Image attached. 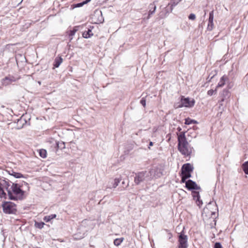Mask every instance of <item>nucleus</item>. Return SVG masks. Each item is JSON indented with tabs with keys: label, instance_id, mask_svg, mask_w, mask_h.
Here are the masks:
<instances>
[{
	"label": "nucleus",
	"instance_id": "10",
	"mask_svg": "<svg viewBox=\"0 0 248 248\" xmlns=\"http://www.w3.org/2000/svg\"><path fill=\"white\" fill-rule=\"evenodd\" d=\"M214 11H212L209 13L208 23L207 26V30L208 31H212L214 28Z\"/></svg>",
	"mask_w": 248,
	"mask_h": 248
},
{
	"label": "nucleus",
	"instance_id": "38",
	"mask_svg": "<svg viewBox=\"0 0 248 248\" xmlns=\"http://www.w3.org/2000/svg\"><path fill=\"white\" fill-rule=\"evenodd\" d=\"M153 145V142H152V141H150L149 142V146L148 147V148L149 149H150V147L151 146H152Z\"/></svg>",
	"mask_w": 248,
	"mask_h": 248
},
{
	"label": "nucleus",
	"instance_id": "8",
	"mask_svg": "<svg viewBox=\"0 0 248 248\" xmlns=\"http://www.w3.org/2000/svg\"><path fill=\"white\" fill-rule=\"evenodd\" d=\"M121 179L120 178L111 179L108 182L106 189L116 188L120 183Z\"/></svg>",
	"mask_w": 248,
	"mask_h": 248
},
{
	"label": "nucleus",
	"instance_id": "42",
	"mask_svg": "<svg viewBox=\"0 0 248 248\" xmlns=\"http://www.w3.org/2000/svg\"><path fill=\"white\" fill-rule=\"evenodd\" d=\"M24 185H25L26 186L28 187V184L27 183H24Z\"/></svg>",
	"mask_w": 248,
	"mask_h": 248
},
{
	"label": "nucleus",
	"instance_id": "39",
	"mask_svg": "<svg viewBox=\"0 0 248 248\" xmlns=\"http://www.w3.org/2000/svg\"><path fill=\"white\" fill-rule=\"evenodd\" d=\"M84 2H83L82 3H78V7H79V6H81L82 5H83L84 4Z\"/></svg>",
	"mask_w": 248,
	"mask_h": 248
},
{
	"label": "nucleus",
	"instance_id": "18",
	"mask_svg": "<svg viewBox=\"0 0 248 248\" xmlns=\"http://www.w3.org/2000/svg\"><path fill=\"white\" fill-rule=\"evenodd\" d=\"M56 217V214H51L49 216H45L44 217V220L46 222L50 221L51 219L55 218Z\"/></svg>",
	"mask_w": 248,
	"mask_h": 248
},
{
	"label": "nucleus",
	"instance_id": "3",
	"mask_svg": "<svg viewBox=\"0 0 248 248\" xmlns=\"http://www.w3.org/2000/svg\"><path fill=\"white\" fill-rule=\"evenodd\" d=\"M3 211L5 214H14L16 212V205L11 202H5L2 205Z\"/></svg>",
	"mask_w": 248,
	"mask_h": 248
},
{
	"label": "nucleus",
	"instance_id": "41",
	"mask_svg": "<svg viewBox=\"0 0 248 248\" xmlns=\"http://www.w3.org/2000/svg\"><path fill=\"white\" fill-rule=\"evenodd\" d=\"M212 204V202H209L208 204V206L209 207L210 205H211Z\"/></svg>",
	"mask_w": 248,
	"mask_h": 248
},
{
	"label": "nucleus",
	"instance_id": "5",
	"mask_svg": "<svg viewBox=\"0 0 248 248\" xmlns=\"http://www.w3.org/2000/svg\"><path fill=\"white\" fill-rule=\"evenodd\" d=\"M143 173H144V172ZM145 173H147L145 178L147 179L156 178L162 175V172L160 171V169L156 167H153L148 170V171H146Z\"/></svg>",
	"mask_w": 248,
	"mask_h": 248
},
{
	"label": "nucleus",
	"instance_id": "24",
	"mask_svg": "<svg viewBox=\"0 0 248 248\" xmlns=\"http://www.w3.org/2000/svg\"><path fill=\"white\" fill-rule=\"evenodd\" d=\"M78 29H77V27H74L73 30L71 31L69 33V36L73 37L74 35H75L76 32L78 31ZM73 39L72 37L70 38V40H72Z\"/></svg>",
	"mask_w": 248,
	"mask_h": 248
},
{
	"label": "nucleus",
	"instance_id": "32",
	"mask_svg": "<svg viewBox=\"0 0 248 248\" xmlns=\"http://www.w3.org/2000/svg\"><path fill=\"white\" fill-rule=\"evenodd\" d=\"M7 171L10 175L15 177L16 172L14 171L13 170H7Z\"/></svg>",
	"mask_w": 248,
	"mask_h": 248
},
{
	"label": "nucleus",
	"instance_id": "20",
	"mask_svg": "<svg viewBox=\"0 0 248 248\" xmlns=\"http://www.w3.org/2000/svg\"><path fill=\"white\" fill-rule=\"evenodd\" d=\"M124 240V239L123 237L120 238H116L114 240V244L116 246H119L123 242Z\"/></svg>",
	"mask_w": 248,
	"mask_h": 248
},
{
	"label": "nucleus",
	"instance_id": "29",
	"mask_svg": "<svg viewBox=\"0 0 248 248\" xmlns=\"http://www.w3.org/2000/svg\"><path fill=\"white\" fill-rule=\"evenodd\" d=\"M217 93V88L215 90H210L207 92V94L209 96L213 95L214 93Z\"/></svg>",
	"mask_w": 248,
	"mask_h": 248
},
{
	"label": "nucleus",
	"instance_id": "28",
	"mask_svg": "<svg viewBox=\"0 0 248 248\" xmlns=\"http://www.w3.org/2000/svg\"><path fill=\"white\" fill-rule=\"evenodd\" d=\"M191 173L190 172H182L181 176L183 177L186 179L191 177Z\"/></svg>",
	"mask_w": 248,
	"mask_h": 248
},
{
	"label": "nucleus",
	"instance_id": "16",
	"mask_svg": "<svg viewBox=\"0 0 248 248\" xmlns=\"http://www.w3.org/2000/svg\"><path fill=\"white\" fill-rule=\"evenodd\" d=\"M230 96V93L228 90H224L221 93L222 99L220 102H223L225 99L228 98Z\"/></svg>",
	"mask_w": 248,
	"mask_h": 248
},
{
	"label": "nucleus",
	"instance_id": "4",
	"mask_svg": "<svg viewBox=\"0 0 248 248\" xmlns=\"http://www.w3.org/2000/svg\"><path fill=\"white\" fill-rule=\"evenodd\" d=\"M178 239V248H187L188 236L187 235L185 234L183 230L179 233Z\"/></svg>",
	"mask_w": 248,
	"mask_h": 248
},
{
	"label": "nucleus",
	"instance_id": "35",
	"mask_svg": "<svg viewBox=\"0 0 248 248\" xmlns=\"http://www.w3.org/2000/svg\"><path fill=\"white\" fill-rule=\"evenodd\" d=\"M135 182L137 185H138L140 183V176H137L135 178Z\"/></svg>",
	"mask_w": 248,
	"mask_h": 248
},
{
	"label": "nucleus",
	"instance_id": "26",
	"mask_svg": "<svg viewBox=\"0 0 248 248\" xmlns=\"http://www.w3.org/2000/svg\"><path fill=\"white\" fill-rule=\"evenodd\" d=\"M7 195L4 192L3 189H2V188H0V198H4V199H6L7 198Z\"/></svg>",
	"mask_w": 248,
	"mask_h": 248
},
{
	"label": "nucleus",
	"instance_id": "36",
	"mask_svg": "<svg viewBox=\"0 0 248 248\" xmlns=\"http://www.w3.org/2000/svg\"><path fill=\"white\" fill-rule=\"evenodd\" d=\"M186 178H185L181 176V182L182 183H186V182L187 181H186Z\"/></svg>",
	"mask_w": 248,
	"mask_h": 248
},
{
	"label": "nucleus",
	"instance_id": "9",
	"mask_svg": "<svg viewBox=\"0 0 248 248\" xmlns=\"http://www.w3.org/2000/svg\"><path fill=\"white\" fill-rule=\"evenodd\" d=\"M186 187L189 190H198L200 187L198 186L196 183L191 180H188L186 182Z\"/></svg>",
	"mask_w": 248,
	"mask_h": 248
},
{
	"label": "nucleus",
	"instance_id": "11",
	"mask_svg": "<svg viewBox=\"0 0 248 248\" xmlns=\"http://www.w3.org/2000/svg\"><path fill=\"white\" fill-rule=\"evenodd\" d=\"M16 80V78L13 77H6L2 79V84L4 86H7Z\"/></svg>",
	"mask_w": 248,
	"mask_h": 248
},
{
	"label": "nucleus",
	"instance_id": "22",
	"mask_svg": "<svg viewBox=\"0 0 248 248\" xmlns=\"http://www.w3.org/2000/svg\"><path fill=\"white\" fill-rule=\"evenodd\" d=\"M243 167L244 172L248 174V161L245 162L243 165Z\"/></svg>",
	"mask_w": 248,
	"mask_h": 248
},
{
	"label": "nucleus",
	"instance_id": "23",
	"mask_svg": "<svg viewBox=\"0 0 248 248\" xmlns=\"http://www.w3.org/2000/svg\"><path fill=\"white\" fill-rule=\"evenodd\" d=\"M45 223L43 222H35V226L39 229H42L44 227Z\"/></svg>",
	"mask_w": 248,
	"mask_h": 248
},
{
	"label": "nucleus",
	"instance_id": "7",
	"mask_svg": "<svg viewBox=\"0 0 248 248\" xmlns=\"http://www.w3.org/2000/svg\"><path fill=\"white\" fill-rule=\"evenodd\" d=\"M195 104V101L194 99L190 100L189 98H185L182 96L181 99V104L179 105L177 108H182L183 107L187 108H191L194 106Z\"/></svg>",
	"mask_w": 248,
	"mask_h": 248
},
{
	"label": "nucleus",
	"instance_id": "1",
	"mask_svg": "<svg viewBox=\"0 0 248 248\" xmlns=\"http://www.w3.org/2000/svg\"><path fill=\"white\" fill-rule=\"evenodd\" d=\"M4 186L8 192L7 196L9 199L18 200L23 199L24 191L21 189L20 186L6 181H4Z\"/></svg>",
	"mask_w": 248,
	"mask_h": 248
},
{
	"label": "nucleus",
	"instance_id": "43",
	"mask_svg": "<svg viewBox=\"0 0 248 248\" xmlns=\"http://www.w3.org/2000/svg\"><path fill=\"white\" fill-rule=\"evenodd\" d=\"M178 129V130H179V131H181V128H180V127H179Z\"/></svg>",
	"mask_w": 248,
	"mask_h": 248
},
{
	"label": "nucleus",
	"instance_id": "2",
	"mask_svg": "<svg viewBox=\"0 0 248 248\" xmlns=\"http://www.w3.org/2000/svg\"><path fill=\"white\" fill-rule=\"evenodd\" d=\"M178 141L179 151L183 155H189L192 153L193 148L189 146L187 141L185 132H181L178 136Z\"/></svg>",
	"mask_w": 248,
	"mask_h": 248
},
{
	"label": "nucleus",
	"instance_id": "6",
	"mask_svg": "<svg viewBox=\"0 0 248 248\" xmlns=\"http://www.w3.org/2000/svg\"><path fill=\"white\" fill-rule=\"evenodd\" d=\"M157 1H154L152 3H151L148 7L149 11L148 14L145 13L142 16L143 20H146L149 19L151 16L154 15L156 9V6L155 2Z\"/></svg>",
	"mask_w": 248,
	"mask_h": 248
},
{
	"label": "nucleus",
	"instance_id": "15",
	"mask_svg": "<svg viewBox=\"0 0 248 248\" xmlns=\"http://www.w3.org/2000/svg\"><path fill=\"white\" fill-rule=\"evenodd\" d=\"M170 0V2L168 4L167 7L169 8V7H170V11L171 12L173 9V7H175V6H176L179 3V2H180L182 0Z\"/></svg>",
	"mask_w": 248,
	"mask_h": 248
},
{
	"label": "nucleus",
	"instance_id": "44",
	"mask_svg": "<svg viewBox=\"0 0 248 248\" xmlns=\"http://www.w3.org/2000/svg\"><path fill=\"white\" fill-rule=\"evenodd\" d=\"M56 144H57V146H58V144L57 142H56Z\"/></svg>",
	"mask_w": 248,
	"mask_h": 248
},
{
	"label": "nucleus",
	"instance_id": "13",
	"mask_svg": "<svg viewBox=\"0 0 248 248\" xmlns=\"http://www.w3.org/2000/svg\"><path fill=\"white\" fill-rule=\"evenodd\" d=\"M192 171V167L189 163L183 165L181 169V172H191Z\"/></svg>",
	"mask_w": 248,
	"mask_h": 248
},
{
	"label": "nucleus",
	"instance_id": "19",
	"mask_svg": "<svg viewBox=\"0 0 248 248\" xmlns=\"http://www.w3.org/2000/svg\"><path fill=\"white\" fill-rule=\"evenodd\" d=\"M62 62V59L61 57L56 58L55 60L54 66L58 67Z\"/></svg>",
	"mask_w": 248,
	"mask_h": 248
},
{
	"label": "nucleus",
	"instance_id": "30",
	"mask_svg": "<svg viewBox=\"0 0 248 248\" xmlns=\"http://www.w3.org/2000/svg\"><path fill=\"white\" fill-rule=\"evenodd\" d=\"M16 178H25L24 176L20 173L16 172L15 174V177Z\"/></svg>",
	"mask_w": 248,
	"mask_h": 248
},
{
	"label": "nucleus",
	"instance_id": "27",
	"mask_svg": "<svg viewBox=\"0 0 248 248\" xmlns=\"http://www.w3.org/2000/svg\"><path fill=\"white\" fill-rule=\"evenodd\" d=\"M146 171V170H144V171H142L141 172H140V181L143 180H149V179H147V178H145V176L147 174V173H143V172H145Z\"/></svg>",
	"mask_w": 248,
	"mask_h": 248
},
{
	"label": "nucleus",
	"instance_id": "37",
	"mask_svg": "<svg viewBox=\"0 0 248 248\" xmlns=\"http://www.w3.org/2000/svg\"><path fill=\"white\" fill-rule=\"evenodd\" d=\"M172 237V234L170 232L168 233V238L169 239H171Z\"/></svg>",
	"mask_w": 248,
	"mask_h": 248
},
{
	"label": "nucleus",
	"instance_id": "34",
	"mask_svg": "<svg viewBox=\"0 0 248 248\" xmlns=\"http://www.w3.org/2000/svg\"><path fill=\"white\" fill-rule=\"evenodd\" d=\"M140 104L143 106L145 107L146 105V100L144 98H142V99L140 100Z\"/></svg>",
	"mask_w": 248,
	"mask_h": 248
},
{
	"label": "nucleus",
	"instance_id": "21",
	"mask_svg": "<svg viewBox=\"0 0 248 248\" xmlns=\"http://www.w3.org/2000/svg\"><path fill=\"white\" fill-rule=\"evenodd\" d=\"M185 124H197V122L194 120L190 119V118H186L185 119Z\"/></svg>",
	"mask_w": 248,
	"mask_h": 248
},
{
	"label": "nucleus",
	"instance_id": "14",
	"mask_svg": "<svg viewBox=\"0 0 248 248\" xmlns=\"http://www.w3.org/2000/svg\"><path fill=\"white\" fill-rule=\"evenodd\" d=\"M193 196L194 200H196L197 205L200 206L202 204V202L200 200L199 192H194Z\"/></svg>",
	"mask_w": 248,
	"mask_h": 248
},
{
	"label": "nucleus",
	"instance_id": "17",
	"mask_svg": "<svg viewBox=\"0 0 248 248\" xmlns=\"http://www.w3.org/2000/svg\"><path fill=\"white\" fill-rule=\"evenodd\" d=\"M93 35L92 30L89 29L88 31H84L82 33V36L84 38H88Z\"/></svg>",
	"mask_w": 248,
	"mask_h": 248
},
{
	"label": "nucleus",
	"instance_id": "25",
	"mask_svg": "<svg viewBox=\"0 0 248 248\" xmlns=\"http://www.w3.org/2000/svg\"><path fill=\"white\" fill-rule=\"evenodd\" d=\"M39 154L42 157L45 158L46 156V151L44 149H41L40 150Z\"/></svg>",
	"mask_w": 248,
	"mask_h": 248
},
{
	"label": "nucleus",
	"instance_id": "31",
	"mask_svg": "<svg viewBox=\"0 0 248 248\" xmlns=\"http://www.w3.org/2000/svg\"><path fill=\"white\" fill-rule=\"evenodd\" d=\"M188 18L190 20H194L196 18L195 15L194 14H190L188 16Z\"/></svg>",
	"mask_w": 248,
	"mask_h": 248
},
{
	"label": "nucleus",
	"instance_id": "40",
	"mask_svg": "<svg viewBox=\"0 0 248 248\" xmlns=\"http://www.w3.org/2000/svg\"><path fill=\"white\" fill-rule=\"evenodd\" d=\"M91 0H86L84 1V3H87V2H89Z\"/></svg>",
	"mask_w": 248,
	"mask_h": 248
},
{
	"label": "nucleus",
	"instance_id": "12",
	"mask_svg": "<svg viewBox=\"0 0 248 248\" xmlns=\"http://www.w3.org/2000/svg\"><path fill=\"white\" fill-rule=\"evenodd\" d=\"M229 81V78L226 75L223 76L220 79L219 82L217 86V88L219 87H222L226 83V82Z\"/></svg>",
	"mask_w": 248,
	"mask_h": 248
},
{
	"label": "nucleus",
	"instance_id": "33",
	"mask_svg": "<svg viewBox=\"0 0 248 248\" xmlns=\"http://www.w3.org/2000/svg\"><path fill=\"white\" fill-rule=\"evenodd\" d=\"M214 248H223L220 243L217 242L215 244Z\"/></svg>",
	"mask_w": 248,
	"mask_h": 248
}]
</instances>
